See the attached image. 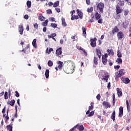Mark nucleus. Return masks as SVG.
<instances>
[{
	"label": "nucleus",
	"mask_w": 131,
	"mask_h": 131,
	"mask_svg": "<svg viewBox=\"0 0 131 131\" xmlns=\"http://www.w3.org/2000/svg\"><path fill=\"white\" fill-rule=\"evenodd\" d=\"M97 11H99V12L101 14H103V10L104 8L105 7V5H104V3L100 2L98 4H97Z\"/></svg>",
	"instance_id": "nucleus-1"
},
{
	"label": "nucleus",
	"mask_w": 131,
	"mask_h": 131,
	"mask_svg": "<svg viewBox=\"0 0 131 131\" xmlns=\"http://www.w3.org/2000/svg\"><path fill=\"white\" fill-rule=\"evenodd\" d=\"M125 74V70L124 69L120 70L119 72L116 73V79L117 78H119V77H121V76H123L124 74Z\"/></svg>",
	"instance_id": "nucleus-2"
},
{
	"label": "nucleus",
	"mask_w": 131,
	"mask_h": 131,
	"mask_svg": "<svg viewBox=\"0 0 131 131\" xmlns=\"http://www.w3.org/2000/svg\"><path fill=\"white\" fill-rule=\"evenodd\" d=\"M24 31V28L23 27V24H21L18 26V32L21 35H23V32Z\"/></svg>",
	"instance_id": "nucleus-3"
},
{
	"label": "nucleus",
	"mask_w": 131,
	"mask_h": 131,
	"mask_svg": "<svg viewBox=\"0 0 131 131\" xmlns=\"http://www.w3.org/2000/svg\"><path fill=\"white\" fill-rule=\"evenodd\" d=\"M56 54L57 55V56H58L59 57H60V58H62L63 57V56L60 55L62 54V48H59V49L56 50Z\"/></svg>",
	"instance_id": "nucleus-4"
},
{
	"label": "nucleus",
	"mask_w": 131,
	"mask_h": 131,
	"mask_svg": "<svg viewBox=\"0 0 131 131\" xmlns=\"http://www.w3.org/2000/svg\"><path fill=\"white\" fill-rule=\"evenodd\" d=\"M96 41H97V38H94V39H91V46L93 48H95V47H96Z\"/></svg>",
	"instance_id": "nucleus-5"
},
{
	"label": "nucleus",
	"mask_w": 131,
	"mask_h": 131,
	"mask_svg": "<svg viewBox=\"0 0 131 131\" xmlns=\"http://www.w3.org/2000/svg\"><path fill=\"white\" fill-rule=\"evenodd\" d=\"M96 53L99 59H101V56H102V52H101V49L98 48L96 49Z\"/></svg>",
	"instance_id": "nucleus-6"
},
{
	"label": "nucleus",
	"mask_w": 131,
	"mask_h": 131,
	"mask_svg": "<svg viewBox=\"0 0 131 131\" xmlns=\"http://www.w3.org/2000/svg\"><path fill=\"white\" fill-rule=\"evenodd\" d=\"M76 48L78 50H79V51H82V52H83L85 56H88V53H86V52H85V50L83 49V48H81L80 46H76Z\"/></svg>",
	"instance_id": "nucleus-7"
},
{
	"label": "nucleus",
	"mask_w": 131,
	"mask_h": 131,
	"mask_svg": "<svg viewBox=\"0 0 131 131\" xmlns=\"http://www.w3.org/2000/svg\"><path fill=\"white\" fill-rule=\"evenodd\" d=\"M122 115H123V107L121 106L119 108V117H122Z\"/></svg>",
	"instance_id": "nucleus-8"
},
{
	"label": "nucleus",
	"mask_w": 131,
	"mask_h": 131,
	"mask_svg": "<svg viewBox=\"0 0 131 131\" xmlns=\"http://www.w3.org/2000/svg\"><path fill=\"white\" fill-rule=\"evenodd\" d=\"M118 5L117 6H120L121 7H123L124 5V1L123 0H118L117 2Z\"/></svg>",
	"instance_id": "nucleus-9"
},
{
	"label": "nucleus",
	"mask_w": 131,
	"mask_h": 131,
	"mask_svg": "<svg viewBox=\"0 0 131 131\" xmlns=\"http://www.w3.org/2000/svg\"><path fill=\"white\" fill-rule=\"evenodd\" d=\"M116 13L117 14H120V13L122 12V10H121V9H120V7H119V6L116 5Z\"/></svg>",
	"instance_id": "nucleus-10"
},
{
	"label": "nucleus",
	"mask_w": 131,
	"mask_h": 131,
	"mask_svg": "<svg viewBox=\"0 0 131 131\" xmlns=\"http://www.w3.org/2000/svg\"><path fill=\"white\" fill-rule=\"evenodd\" d=\"M77 13L79 18L80 19H82V18L83 17V13L81 11H79V10H78V9L77 10Z\"/></svg>",
	"instance_id": "nucleus-11"
},
{
	"label": "nucleus",
	"mask_w": 131,
	"mask_h": 131,
	"mask_svg": "<svg viewBox=\"0 0 131 131\" xmlns=\"http://www.w3.org/2000/svg\"><path fill=\"white\" fill-rule=\"evenodd\" d=\"M117 36L118 39H121L123 38V33H122V32H118L117 34Z\"/></svg>",
	"instance_id": "nucleus-12"
},
{
	"label": "nucleus",
	"mask_w": 131,
	"mask_h": 131,
	"mask_svg": "<svg viewBox=\"0 0 131 131\" xmlns=\"http://www.w3.org/2000/svg\"><path fill=\"white\" fill-rule=\"evenodd\" d=\"M103 106H105V108H110L111 107V105H110V103L108 102L104 101L103 102Z\"/></svg>",
	"instance_id": "nucleus-13"
},
{
	"label": "nucleus",
	"mask_w": 131,
	"mask_h": 131,
	"mask_svg": "<svg viewBox=\"0 0 131 131\" xmlns=\"http://www.w3.org/2000/svg\"><path fill=\"white\" fill-rule=\"evenodd\" d=\"M118 31H119V29H118V28H117V26H115L113 28L112 33L113 34H114V33H116V32H118Z\"/></svg>",
	"instance_id": "nucleus-14"
},
{
	"label": "nucleus",
	"mask_w": 131,
	"mask_h": 131,
	"mask_svg": "<svg viewBox=\"0 0 131 131\" xmlns=\"http://www.w3.org/2000/svg\"><path fill=\"white\" fill-rule=\"evenodd\" d=\"M107 52L108 53V56H114V52H113V50H109L108 49L107 50Z\"/></svg>",
	"instance_id": "nucleus-15"
},
{
	"label": "nucleus",
	"mask_w": 131,
	"mask_h": 131,
	"mask_svg": "<svg viewBox=\"0 0 131 131\" xmlns=\"http://www.w3.org/2000/svg\"><path fill=\"white\" fill-rule=\"evenodd\" d=\"M107 61H108L107 58L105 56H104V55H103L102 56V63H103V64H104V65H106V64L107 63Z\"/></svg>",
	"instance_id": "nucleus-16"
},
{
	"label": "nucleus",
	"mask_w": 131,
	"mask_h": 131,
	"mask_svg": "<svg viewBox=\"0 0 131 131\" xmlns=\"http://www.w3.org/2000/svg\"><path fill=\"white\" fill-rule=\"evenodd\" d=\"M104 73L105 75L102 76V79H104V80H106V81H107L108 80V73Z\"/></svg>",
	"instance_id": "nucleus-17"
},
{
	"label": "nucleus",
	"mask_w": 131,
	"mask_h": 131,
	"mask_svg": "<svg viewBox=\"0 0 131 131\" xmlns=\"http://www.w3.org/2000/svg\"><path fill=\"white\" fill-rule=\"evenodd\" d=\"M101 18V14H100L98 12H96L95 13V19L96 20H99V19Z\"/></svg>",
	"instance_id": "nucleus-18"
},
{
	"label": "nucleus",
	"mask_w": 131,
	"mask_h": 131,
	"mask_svg": "<svg viewBox=\"0 0 131 131\" xmlns=\"http://www.w3.org/2000/svg\"><path fill=\"white\" fill-rule=\"evenodd\" d=\"M61 21H62V26H64V27H66L67 26V24H66V22H65V18L63 17L61 18Z\"/></svg>",
	"instance_id": "nucleus-19"
},
{
	"label": "nucleus",
	"mask_w": 131,
	"mask_h": 131,
	"mask_svg": "<svg viewBox=\"0 0 131 131\" xmlns=\"http://www.w3.org/2000/svg\"><path fill=\"white\" fill-rule=\"evenodd\" d=\"M123 81L124 83H129V81H130V80H129L128 78H125L123 79Z\"/></svg>",
	"instance_id": "nucleus-20"
},
{
	"label": "nucleus",
	"mask_w": 131,
	"mask_h": 131,
	"mask_svg": "<svg viewBox=\"0 0 131 131\" xmlns=\"http://www.w3.org/2000/svg\"><path fill=\"white\" fill-rule=\"evenodd\" d=\"M117 92L118 97H121V96H122V92L120 91V90L119 89V88H117Z\"/></svg>",
	"instance_id": "nucleus-21"
},
{
	"label": "nucleus",
	"mask_w": 131,
	"mask_h": 131,
	"mask_svg": "<svg viewBox=\"0 0 131 131\" xmlns=\"http://www.w3.org/2000/svg\"><path fill=\"white\" fill-rule=\"evenodd\" d=\"M50 70H46L45 72V76L46 78H49V77L50 76Z\"/></svg>",
	"instance_id": "nucleus-22"
},
{
	"label": "nucleus",
	"mask_w": 131,
	"mask_h": 131,
	"mask_svg": "<svg viewBox=\"0 0 131 131\" xmlns=\"http://www.w3.org/2000/svg\"><path fill=\"white\" fill-rule=\"evenodd\" d=\"M58 68L59 69H62V67L63 66V62L61 61H58Z\"/></svg>",
	"instance_id": "nucleus-23"
},
{
	"label": "nucleus",
	"mask_w": 131,
	"mask_h": 131,
	"mask_svg": "<svg viewBox=\"0 0 131 131\" xmlns=\"http://www.w3.org/2000/svg\"><path fill=\"white\" fill-rule=\"evenodd\" d=\"M15 102H16L15 100L13 99L11 101H10L9 103V102H8V104H9L10 106H14V105H15Z\"/></svg>",
	"instance_id": "nucleus-24"
},
{
	"label": "nucleus",
	"mask_w": 131,
	"mask_h": 131,
	"mask_svg": "<svg viewBox=\"0 0 131 131\" xmlns=\"http://www.w3.org/2000/svg\"><path fill=\"white\" fill-rule=\"evenodd\" d=\"M94 63L95 65H98V58L96 57V56L94 57Z\"/></svg>",
	"instance_id": "nucleus-25"
},
{
	"label": "nucleus",
	"mask_w": 131,
	"mask_h": 131,
	"mask_svg": "<svg viewBox=\"0 0 131 131\" xmlns=\"http://www.w3.org/2000/svg\"><path fill=\"white\" fill-rule=\"evenodd\" d=\"M7 129L9 131H13V126L9 125L7 126Z\"/></svg>",
	"instance_id": "nucleus-26"
},
{
	"label": "nucleus",
	"mask_w": 131,
	"mask_h": 131,
	"mask_svg": "<svg viewBox=\"0 0 131 131\" xmlns=\"http://www.w3.org/2000/svg\"><path fill=\"white\" fill-rule=\"evenodd\" d=\"M116 62H117L118 64H122V59L120 57L118 58L117 59Z\"/></svg>",
	"instance_id": "nucleus-27"
},
{
	"label": "nucleus",
	"mask_w": 131,
	"mask_h": 131,
	"mask_svg": "<svg viewBox=\"0 0 131 131\" xmlns=\"http://www.w3.org/2000/svg\"><path fill=\"white\" fill-rule=\"evenodd\" d=\"M128 26V21H125L123 23V27L124 28H126Z\"/></svg>",
	"instance_id": "nucleus-28"
},
{
	"label": "nucleus",
	"mask_w": 131,
	"mask_h": 131,
	"mask_svg": "<svg viewBox=\"0 0 131 131\" xmlns=\"http://www.w3.org/2000/svg\"><path fill=\"white\" fill-rule=\"evenodd\" d=\"M46 18L43 17L42 15H40L38 17V19L40 20V21H43Z\"/></svg>",
	"instance_id": "nucleus-29"
},
{
	"label": "nucleus",
	"mask_w": 131,
	"mask_h": 131,
	"mask_svg": "<svg viewBox=\"0 0 131 131\" xmlns=\"http://www.w3.org/2000/svg\"><path fill=\"white\" fill-rule=\"evenodd\" d=\"M59 4V1H56V2H55L53 4L54 8H56V7H58Z\"/></svg>",
	"instance_id": "nucleus-30"
},
{
	"label": "nucleus",
	"mask_w": 131,
	"mask_h": 131,
	"mask_svg": "<svg viewBox=\"0 0 131 131\" xmlns=\"http://www.w3.org/2000/svg\"><path fill=\"white\" fill-rule=\"evenodd\" d=\"M112 119H113L114 121L115 120V111H114L112 115L111 116Z\"/></svg>",
	"instance_id": "nucleus-31"
},
{
	"label": "nucleus",
	"mask_w": 131,
	"mask_h": 131,
	"mask_svg": "<svg viewBox=\"0 0 131 131\" xmlns=\"http://www.w3.org/2000/svg\"><path fill=\"white\" fill-rule=\"evenodd\" d=\"M56 35H57L56 33L52 34L50 35H48V38H53V37H55Z\"/></svg>",
	"instance_id": "nucleus-32"
},
{
	"label": "nucleus",
	"mask_w": 131,
	"mask_h": 131,
	"mask_svg": "<svg viewBox=\"0 0 131 131\" xmlns=\"http://www.w3.org/2000/svg\"><path fill=\"white\" fill-rule=\"evenodd\" d=\"M27 6L28 8H31V2L28 1L27 2Z\"/></svg>",
	"instance_id": "nucleus-33"
},
{
	"label": "nucleus",
	"mask_w": 131,
	"mask_h": 131,
	"mask_svg": "<svg viewBox=\"0 0 131 131\" xmlns=\"http://www.w3.org/2000/svg\"><path fill=\"white\" fill-rule=\"evenodd\" d=\"M49 50V48H47L46 50V53H48V54H50L51 52H53V51H54V49H53V48H50L48 52V50Z\"/></svg>",
	"instance_id": "nucleus-34"
},
{
	"label": "nucleus",
	"mask_w": 131,
	"mask_h": 131,
	"mask_svg": "<svg viewBox=\"0 0 131 131\" xmlns=\"http://www.w3.org/2000/svg\"><path fill=\"white\" fill-rule=\"evenodd\" d=\"M32 45L34 47V48H36V39H34L32 41Z\"/></svg>",
	"instance_id": "nucleus-35"
},
{
	"label": "nucleus",
	"mask_w": 131,
	"mask_h": 131,
	"mask_svg": "<svg viewBox=\"0 0 131 131\" xmlns=\"http://www.w3.org/2000/svg\"><path fill=\"white\" fill-rule=\"evenodd\" d=\"M78 129H79V131H82L83 130V129H84V127H83V125H80L78 126Z\"/></svg>",
	"instance_id": "nucleus-36"
},
{
	"label": "nucleus",
	"mask_w": 131,
	"mask_h": 131,
	"mask_svg": "<svg viewBox=\"0 0 131 131\" xmlns=\"http://www.w3.org/2000/svg\"><path fill=\"white\" fill-rule=\"evenodd\" d=\"M48 23H49V20L47 19L45 22L42 23V26H47L48 25Z\"/></svg>",
	"instance_id": "nucleus-37"
},
{
	"label": "nucleus",
	"mask_w": 131,
	"mask_h": 131,
	"mask_svg": "<svg viewBox=\"0 0 131 131\" xmlns=\"http://www.w3.org/2000/svg\"><path fill=\"white\" fill-rule=\"evenodd\" d=\"M87 11L88 13H91V12H93V11H94V8H93V7H91V8H88Z\"/></svg>",
	"instance_id": "nucleus-38"
},
{
	"label": "nucleus",
	"mask_w": 131,
	"mask_h": 131,
	"mask_svg": "<svg viewBox=\"0 0 131 131\" xmlns=\"http://www.w3.org/2000/svg\"><path fill=\"white\" fill-rule=\"evenodd\" d=\"M82 30L83 31V34H86V29L83 27L82 28Z\"/></svg>",
	"instance_id": "nucleus-39"
},
{
	"label": "nucleus",
	"mask_w": 131,
	"mask_h": 131,
	"mask_svg": "<svg viewBox=\"0 0 131 131\" xmlns=\"http://www.w3.org/2000/svg\"><path fill=\"white\" fill-rule=\"evenodd\" d=\"M117 56L119 58H121L122 57V55L121 54V52H120V51H118Z\"/></svg>",
	"instance_id": "nucleus-40"
},
{
	"label": "nucleus",
	"mask_w": 131,
	"mask_h": 131,
	"mask_svg": "<svg viewBox=\"0 0 131 131\" xmlns=\"http://www.w3.org/2000/svg\"><path fill=\"white\" fill-rule=\"evenodd\" d=\"M48 64L49 67H52V66H53V62L51 60L48 61Z\"/></svg>",
	"instance_id": "nucleus-41"
},
{
	"label": "nucleus",
	"mask_w": 131,
	"mask_h": 131,
	"mask_svg": "<svg viewBox=\"0 0 131 131\" xmlns=\"http://www.w3.org/2000/svg\"><path fill=\"white\" fill-rule=\"evenodd\" d=\"M4 98H5V100H8L9 97H8V92H5V95H4Z\"/></svg>",
	"instance_id": "nucleus-42"
},
{
	"label": "nucleus",
	"mask_w": 131,
	"mask_h": 131,
	"mask_svg": "<svg viewBox=\"0 0 131 131\" xmlns=\"http://www.w3.org/2000/svg\"><path fill=\"white\" fill-rule=\"evenodd\" d=\"M126 105H127V109L128 112H129V103H128V101L126 100Z\"/></svg>",
	"instance_id": "nucleus-43"
},
{
	"label": "nucleus",
	"mask_w": 131,
	"mask_h": 131,
	"mask_svg": "<svg viewBox=\"0 0 131 131\" xmlns=\"http://www.w3.org/2000/svg\"><path fill=\"white\" fill-rule=\"evenodd\" d=\"M115 101H116L115 95L113 94V105H114V104H115Z\"/></svg>",
	"instance_id": "nucleus-44"
},
{
	"label": "nucleus",
	"mask_w": 131,
	"mask_h": 131,
	"mask_svg": "<svg viewBox=\"0 0 131 131\" xmlns=\"http://www.w3.org/2000/svg\"><path fill=\"white\" fill-rule=\"evenodd\" d=\"M51 27H53V28H57V24H51Z\"/></svg>",
	"instance_id": "nucleus-45"
},
{
	"label": "nucleus",
	"mask_w": 131,
	"mask_h": 131,
	"mask_svg": "<svg viewBox=\"0 0 131 131\" xmlns=\"http://www.w3.org/2000/svg\"><path fill=\"white\" fill-rule=\"evenodd\" d=\"M98 23H99V24H102L103 23V19L102 18H99V19H98Z\"/></svg>",
	"instance_id": "nucleus-46"
},
{
	"label": "nucleus",
	"mask_w": 131,
	"mask_h": 131,
	"mask_svg": "<svg viewBox=\"0 0 131 131\" xmlns=\"http://www.w3.org/2000/svg\"><path fill=\"white\" fill-rule=\"evenodd\" d=\"M78 126V125H77L75 126L73 128L71 129L69 131L75 130V128H76Z\"/></svg>",
	"instance_id": "nucleus-47"
},
{
	"label": "nucleus",
	"mask_w": 131,
	"mask_h": 131,
	"mask_svg": "<svg viewBox=\"0 0 131 131\" xmlns=\"http://www.w3.org/2000/svg\"><path fill=\"white\" fill-rule=\"evenodd\" d=\"M96 98L97 99V100H98V101H100L101 99V95H100V94H98L96 96Z\"/></svg>",
	"instance_id": "nucleus-48"
},
{
	"label": "nucleus",
	"mask_w": 131,
	"mask_h": 131,
	"mask_svg": "<svg viewBox=\"0 0 131 131\" xmlns=\"http://www.w3.org/2000/svg\"><path fill=\"white\" fill-rule=\"evenodd\" d=\"M15 96L17 98H18V97L20 96V94H19V93H18L17 91H15Z\"/></svg>",
	"instance_id": "nucleus-49"
},
{
	"label": "nucleus",
	"mask_w": 131,
	"mask_h": 131,
	"mask_svg": "<svg viewBox=\"0 0 131 131\" xmlns=\"http://www.w3.org/2000/svg\"><path fill=\"white\" fill-rule=\"evenodd\" d=\"M124 15L125 16L128 15V11L127 10H125L124 12Z\"/></svg>",
	"instance_id": "nucleus-50"
},
{
	"label": "nucleus",
	"mask_w": 131,
	"mask_h": 131,
	"mask_svg": "<svg viewBox=\"0 0 131 131\" xmlns=\"http://www.w3.org/2000/svg\"><path fill=\"white\" fill-rule=\"evenodd\" d=\"M94 114V111L91 112L88 115L89 117H91V116H93Z\"/></svg>",
	"instance_id": "nucleus-51"
},
{
	"label": "nucleus",
	"mask_w": 131,
	"mask_h": 131,
	"mask_svg": "<svg viewBox=\"0 0 131 131\" xmlns=\"http://www.w3.org/2000/svg\"><path fill=\"white\" fill-rule=\"evenodd\" d=\"M55 10L56 12H57V13H60V12H61V10L60 9V8H55Z\"/></svg>",
	"instance_id": "nucleus-52"
},
{
	"label": "nucleus",
	"mask_w": 131,
	"mask_h": 131,
	"mask_svg": "<svg viewBox=\"0 0 131 131\" xmlns=\"http://www.w3.org/2000/svg\"><path fill=\"white\" fill-rule=\"evenodd\" d=\"M53 5L54 6L53 2H49L48 6H49V7H52Z\"/></svg>",
	"instance_id": "nucleus-53"
},
{
	"label": "nucleus",
	"mask_w": 131,
	"mask_h": 131,
	"mask_svg": "<svg viewBox=\"0 0 131 131\" xmlns=\"http://www.w3.org/2000/svg\"><path fill=\"white\" fill-rule=\"evenodd\" d=\"M28 18H29V16H28V15L26 14L24 16V18L26 19V20L28 19Z\"/></svg>",
	"instance_id": "nucleus-54"
},
{
	"label": "nucleus",
	"mask_w": 131,
	"mask_h": 131,
	"mask_svg": "<svg viewBox=\"0 0 131 131\" xmlns=\"http://www.w3.org/2000/svg\"><path fill=\"white\" fill-rule=\"evenodd\" d=\"M114 68H115V69L118 70V69H119V68H120V66H115Z\"/></svg>",
	"instance_id": "nucleus-55"
},
{
	"label": "nucleus",
	"mask_w": 131,
	"mask_h": 131,
	"mask_svg": "<svg viewBox=\"0 0 131 131\" xmlns=\"http://www.w3.org/2000/svg\"><path fill=\"white\" fill-rule=\"evenodd\" d=\"M47 14H52V10L51 9L47 10Z\"/></svg>",
	"instance_id": "nucleus-56"
},
{
	"label": "nucleus",
	"mask_w": 131,
	"mask_h": 131,
	"mask_svg": "<svg viewBox=\"0 0 131 131\" xmlns=\"http://www.w3.org/2000/svg\"><path fill=\"white\" fill-rule=\"evenodd\" d=\"M34 28H35L36 29H37V28H38V25H37V24H34Z\"/></svg>",
	"instance_id": "nucleus-57"
},
{
	"label": "nucleus",
	"mask_w": 131,
	"mask_h": 131,
	"mask_svg": "<svg viewBox=\"0 0 131 131\" xmlns=\"http://www.w3.org/2000/svg\"><path fill=\"white\" fill-rule=\"evenodd\" d=\"M86 3L87 5H90L91 4V0H86Z\"/></svg>",
	"instance_id": "nucleus-58"
},
{
	"label": "nucleus",
	"mask_w": 131,
	"mask_h": 131,
	"mask_svg": "<svg viewBox=\"0 0 131 131\" xmlns=\"http://www.w3.org/2000/svg\"><path fill=\"white\" fill-rule=\"evenodd\" d=\"M46 31H47V27H45L43 28V32H46Z\"/></svg>",
	"instance_id": "nucleus-59"
},
{
	"label": "nucleus",
	"mask_w": 131,
	"mask_h": 131,
	"mask_svg": "<svg viewBox=\"0 0 131 131\" xmlns=\"http://www.w3.org/2000/svg\"><path fill=\"white\" fill-rule=\"evenodd\" d=\"M5 112H6V107H4L2 111V113H5Z\"/></svg>",
	"instance_id": "nucleus-60"
},
{
	"label": "nucleus",
	"mask_w": 131,
	"mask_h": 131,
	"mask_svg": "<svg viewBox=\"0 0 131 131\" xmlns=\"http://www.w3.org/2000/svg\"><path fill=\"white\" fill-rule=\"evenodd\" d=\"M111 86V83H110V82H109L107 84V88L108 89H110V87Z\"/></svg>",
	"instance_id": "nucleus-61"
},
{
	"label": "nucleus",
	"mask_w": 131,
	"mask_h": 131,
	"mask_svg": "<svg viewBox=\"0 0 131 131\" xmlns=\"http://www.w3.org/2000/svg\"><path fill=\"white\" fill-rule=\"evenodd\" d=\"M37 66H38V68L39 70H41V67L40 66V65L39 64H37Z\"/></svg>",
	"instance_id": "nucleus-62"
},
{
	"label": "nucleus",
	"mask_w": 131,
	"mask_h": 131,
	"mask_svg": "<svg viewBox=\"0 0 131 131\" xmlns=\"http://www.w3.org/2000/svg\"><path fill=\"white\" fill-rule=\"evenodd\" d=\"M94 107V106H93L92 104H91V106H89V110H92V109H93V108Z\"/></svg>",
	"instance_id": "nucleus-63"
},
{
	"label": "nucleus",
	"mask_w": 131,
	"mask_h": 131,
	"mask_svg": "<svg viewBox=\"0 0 131 131\" xmlns=\"http://www.w3.org/2000/svg\"><path fill=\"white\" fill-rule=\"evenodd\" d=\"M75 16V19L76 20H77V19H78V18H79V17H78V15H75V16Z\"/></svg>",
	"instance_id": "nucleus-64"
}]
</instances>
